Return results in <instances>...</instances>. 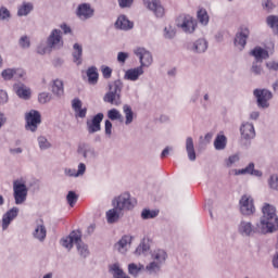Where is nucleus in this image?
<instances>
[{"label":"nucleus","instance_id":"7ed1b4c3","mask_svg":"<svg viewBox=\"0 0 278 278\" xmlns=\"http://www.w3.org/2000/svg\"><path fill=\"white\" fill-rule=\"evenodd\" d=\"M253 94L256 99L257 108H260L261 110H268V108H270L273 91L268 89H254Z\"/></svg>","mask_w":278,"mask_h":278},{"label":"nucleus","instance_id":"79ce46f5","mask_svg":"<svg viewBox=\"0 0 278 278\" xmlns=\"http://www.w3.org/2000/svg\"><path fill=\"white\" fill-rule=\"evenodd\" d=\"M109 92H113L115 94H119L123 92V81L117 79L111 84H109Z\"/></svg>","mask_w":278,"mask_h":278},{"label":"nucleus","instance_id":"4be33fe9","mask_svg":"<svg viewBox=\"0 0 278 278\" xmlns=\"http://www.w3.org/2000/svg\"><path fill=\"white\" fill-rule=\"evenodd\" d=\"M115 28L129 31V29H134V22L129 21L126 15H119L115 22Z\"/></svg>","mask_w":278,"mask_h":278},{"label":"nucleus","instance_id":"473e14b6","mask_svg":"<svg viewBox=\"0 0 278 278\" xmlns=\"http://www.w3.org/2000/svg\"><path fill=\"white\" fill-rule=\"evenodd\" d=\"M186 151L190 162H194L197 160V152L194 151V140L192 137L186 139Z\"/></svg>","mask_w":278,"mask_h":278},{"label":"nucleus","instance_id":"680f3d73","mask_svg":"<svg viewBox=\"0 0 278 278\" xmlns=\"http://www.w3.org/2000/svg\"><path fill=\"white\" fill-rule=\"evenodd\" d=\"M262 5L267 12L275 10V4L273 3V0H263Z\"/></svg>","mask_w":278,"mask_h":278},{"label":"nucleus","instance_id":"5fc2aeb1","mask_svg":"<svg viewBox=\"0 0 278 278\" xmlns=\"http://www.w3.org/2000/svg\"><path fill=\"white\" fill-rule=\"evenodd\" d=\"M18 45L22 49H29V47H31V41L29 40V37L24 35L20 38Z\"/></svg>","mask_w":278,"mask_h":278},{"label":"nucleus","instance_id":"37998d69","mask_svg":"<svg viewBox=\"0 0 278 278\" xmlns=\"http://www.w3.org/2000/svg\"><path fill=\"white\" fill-rule=\"evenodd\" d=\"M123 112L125 114V125H131L134 123V111L131 110V106L129 104H125L123 106Z\"/></svg>","mask_w":278,"mask_h":278},{"label":"nucleus","instance_id":"2f4dec72","mask_svg":"<svg viewBox=\"0 0 278 278\" xmlns=\"http://www.w3.org/2000/svg\"><path fill=\"white\" fill-rule=\"evenodd\" d=\"M104 103H111V105H121L123 101L121 100V94L109 91L103 97Z\"/></svg>","mask_w":278,"mask_h":278},{"label":"nucleus","instance_id":"39448f33","mask_svg":"<svg viewBox=\"0 0 278 278\" xmlns=\"http://www.w3.org/2000/svg\"><path fill=\"white\" fill-rule=\"evenodd\" d=\"M197 25V21L191 15H180L177 20V27L182 29L185 34H194Z\"/></svg>","mask_w":278,"mask_h":278},{"label":"nucleus","instance_id":"0eeeda50","mask_svg":"<svg viewBox=\"0 0 278 278\" xmlns=\"http://www.w3.org/2000/svg\"><path fill=\"white\" fill-rule=\"evenodd\" d=\"M25 129L26 131H37L38 130V125L42 123L40 112L36 110H31L30 112L26 113L25 115Z\"/></svg>","mask_w":278,"mask_h":278},{"label":"nucleus","instance_id":"c756f323","mask_svg":"<svg viewBox=\"0 0 278 278\" xmlns=\"http://www.w3.org/2000/svg\"><path fill=\"white\" fill-rule=\"evenodd\" d=\"M33 237L39 242H45L47 240V227L43 224H38L33 231Z\"/></svg>","mask_w":278,"mask_h":278},{"label":"nucleus","instance_id":"7c9ffc66","mask_svg":"<svg viewBox=\"0 0 278 278\" xmlns=\"http://www.w3.org/2000/svg\"><path fill=\"white\" fill-rule=\"evenodd\" d=\"M109 273L113 276V278H131L125 274L123 268H121V264L114 263L109 266Z\"/></svg>","mask_w":278,"mask_h":278},{"label":"nucleus","instance_id":"1a4fd4ad","mask_svg":"<svg viewBox=\"0 0 278 278\" xmlns=\"http://www.w3.org/2000/svg\"><path fill=\"white\" fill-rule=\"evenodd\" d=\"M77 153L84 160H96L99 156V153L90 143L83 142L78 144Z\"/></svg>","mask_w":278,"mask_h":278},{"label":"nucleus","instance_id":"72a5a7b5","mask_svg":"<svg viewBox=\"0 0 278 278\" xmlns=\"http://www.w3.org/2000/svg\"><path fill=\"white\" fill-rule=\"evenodd\" d=\"M52 93L58 99H62V97H64V81H62L61 79L53 80Z\"/></svg>","mask_w":278,"mask_h":278},{"label":"nucleus","instance_id":"2eb2a0df","mask_svg":"<svg viewBox=\"0 0 278 278\" xmlns=\"http://www.w3.org/2000/svg\"><path fill=\"white\" fill-rule=\"evenodd\" d=\"M207 40L205 38H200L193 42L188 43L187 49L192 53H205L207 51Z\"/></svg>","mask_w":278,"mask_h":278},{"label":"nucleus","instance_id":"b1692460","mask_svg":"<svg viewBox=\"0 0 278 278\" xmlns=\"http://www.w3.org/2000/svg\"><path fill=\"white\" fill-rule=\"evenodd\" d=\"M125 213L123 211H119L116 206H113V208L106 212V222L109 225H114V223H118V220H121V217Z\"/></svg>","mask_w":278,"mask_h":278},{"label":"nucleus","instance_id":"9d476101","mask_svg":"<svg viewBox=\"0 0 278 278\" xmlns=\"http://www.w3.org/2000/svg\"><path fill=\"white\" fill-rule=\"evenodd\" d=\"M239 205L243 216H253L255 214V204H253V198L251 195H242Z\"/></svg>","mask_w":278,"mask_h":278},{"label":"nucleus","instance_id":"bf43d9fd","mask_svg":"<svg viewBox=\"0 0 278 278\" xmlns=\"http://www.w3.org/2000/svg\"><path fill=\"white\" fill-rule=\"evenodd\" d=\"M10 16H12L10 14V10H8V8H5V7H1L0 8V21H8V18H10Z\"/></svg>","mask_w":278,"mask_h":278},{"label":"nucleus","instance_id":"393cba45","mask_svg":"<svg viewBox=\"0 0 278 278\" xmlns=\"http://www.w3.org/2000/svg\"><path fill=\"white\" fill-rule=\"evenodd\" d=\"M236 175H252L253 177H262L263 173L260 169H255V164L250 163L247 167L242 169H236Z\"/></svg>","mask_w":278,"mask_h":278},{"label":"nucleus","instance_id":"f8f14e48","mask_svg":"<svg viewBox=\"0 0 278 278\" xmlns=\"http://www.w3.org/2000/svg\"><path fill=\"white\" fill-rule=\"evenodd\" d=\"M142 1H143L144 8H147V10H150V12H153L156 18H163L164 14H166V11L160 0H142Z\"/></svg>","mask_w":278,"mask_h":278},{"label":"nucleus","instance_id":"a19ab883","mask_svg":"<svg viewBox=\"0 0 278 278\" xmlns=\"http://www.w3.org/2000/svg\"><path fill=\"white\" fill-rule=\"evenodd\" d=\"M198 21L200 25H203L204 27L208 25L210 23V15L207 14V10L200 9L197 13Z\"/></svg>","mask_w":278,"mask_h":278},{"label":"nucleus","instance_id":"052dcab7","mask_svg":"<svg viewBox=\"0 0 278 278\" xmlns=\"http://www.w3.org/2000/svg\"><path fill=\"white\" fill-rule=\"evenodd\" d=\"M236 162H240V156H238V154H233L231 156L228 157V160H226V166L231 167L233 166V164H236Z\"/></svg>","mask_w":278,"mask_h":278},{"label":"nucleus","instance_id":"dca6fc26","mask_svg":"<svg viewBox=\"0 0 278 278\" xmlns=\"http://www.w3.org/2000/svg\"><path fill=\"white\" fill-rule=\"evenodd\" d=\"M103 113H98L91 121H87L88 134H97L101 129V123L103 122Z\"/></svg>","mask_w":278,"mask_h":278},{"label":"nucleus","instance_id":"8fccbe9b","mask_svg":"<svg viewBox=\"0 0 278 278\" xmlns=\"http://www.w3.org/2000/svg\"><path fill=\"white\" fill-rule=\"evenodd\" d=\"M79 199V195H77V193H75V191H68L67 195H66V201L70 205V207H75V203H77Z\"/></svg>","mask_w":278,"mask_h":278},{"label":"nucleus","instance_id":"09e8293b","mask_svg":"<svg viewBox=\"0 0 278 278\" xmlns=\"http://www.w3.org/2000/svg\"><path fill=\"white\" fill-rule=\"evenodd\" d=\"M108 118H110V121H123V114H121V111L117 109H111L108 111Z\"/></svg>","mask_w":278,"mask_h":278},{"label":"nucleus","instance_id":"e2e57ef3","mask_svg":"<svg viewBox=\"0 0 278 278\" xmlns=\"http://www.w3.org/2000/svg\"><path fill=\"white\" fill-rule=\"evenodd\" d=\"M128 58H129V53H127V52H118L117 53V62H119V64H125V62H127Z\"/></svg>","mask_w":278,"mask_h":278},{"label":"nucleus","instance_id":"f704fd0d","mask_svg":"<svg viewBox=\"0 0 278 278\" xmlns=\"http://www.w3.org/2000/svg\"><path fill=\"white\" fill-rule=\"evenodd\" d=\"M73 49V62L79 66L81 64V55H84V48L79 43H74Z\"/></svg>","mask_w":278,"mask_h":278},{"label":"nucleus","instance_id":"5701e85b","mask_svg":"<svg viewBox=\"0 0 278 278\" xmlns=\"http://www.w3.org/2000/svg\"><path fill=\"white\" fill-rule=\"evenodd\" d=\"M81 105L83 103L79 98H75L74 100H72V109L75 112L76 118H86V114H88V109H81Z\"/></svg>","mask_w":278,"mask_h":278},{"label":"nucleus","instance_id":"4468645a","mask_svg":"<svg viewBox=\"0 0 278 278\" xmlns=\"http://www.w3.org/2000/svg\"><path fill=\"white\" fill-rule=\"evenodd\" d=\"M76 15L80 21H88V18L94 16V9H92L90 3H81L77 7Z\"/></svg>","mask_w":278,"mask_h":278},{"label":"nucleus","instance_id":"ea45409f","mask_svg":"<svg viewBox=\"0 0 278 278\" xmlns=\"http://www.w3.org/2000/svg\"><path fill=\"white\" fill-rule=\"evenodd\" d=\"M266 23H267L268 27L273 30V34L278 36V16L277 15L267 16Z\"/></svg>","mask_w":278,"mask_h":278},{"label":"nucleus","instance_id":"c03bdc74","mask_svg":"<svg viewBox=\"0 0 278 278\" xmlns=\"http://www.w3.org/2000/svg\"><path fill=\"white\" fill-rule=\"evenodd\" d=\"M150 249L151 245H149V241H147V239H143L135 250V255H144V253L149 252Z\"/></svg>","mask_w":278,"mask_h":278},{"label":"nucleus","instance_id":"a878e982","mask_svg":"<svg viewBox=\"0 0 278 278\" xmlns=\"http://www.w3.org/2000/svg\"><path fill=\"white\" fill-rule=\"evenodd\" d=\"M250 55L255 58L256 62H264V60H268V58H270V54H268V50H265L262 47H255L250 52Z\"/></svg>","mask_w":278,"mask_h":278},{"label":"nucleus","instance_id":"423d86ee","mask_svg":"<svg viewBox=\"0 0 278 278\" xmlns=\"http://www.w3.org/2000/svg\"><path fill=\"white\" fill-rule=\"evenodd\" d=\"M238 232L241 236L253 238V236L262 233V226H260V224L254 226L251 222L241 220L238 226Z\"/></svg>","mask_w":278,"mask_h":278},{"label":"nucleus","instance_id":"cd10ccee","mask_svg":"<svg viewBox=\"0 0 278 278\" xmlns=\"http://www.w3.org/2000/svg\"><path fill=\"white\" fill-rule=\"evenodd\" d=\"M132 237L131 236H123L121 240L115 244V249L118 253H127V248L131 244Z\"/></svg>","mask_w":278,"mask_h":278},{"label":"nucleus","instance_id":"412c9836","mask_svg":"<svg viewBox=\"0 0 278 278\" xmlns=\"http://www.w3.org/2000/svg\"><path fill=\"white\" fill-rule=\"evenodd\" d=\"M142 75H144V68L138 66L127 70L125 72L124 79H127L128 81H138Z\"/></svg>","mask_w":278,"mask_h":278},{"label":"nucleus","instance_id":"f03ea898","mask_svg":"<svg viewBox=\"0 0 278 278\" xmlns=\"http://www.w3.org/2000/svg\"><path fill=\"white\" fill-rule=\"evenodd\" d=\"M112 206L118 208L125 214L129 210H134V202H131V194L124 192L112 200Z\"/></svg>","mask_w":278,"mask_h":278},{"label":"nucleus","instance_id":"49530a36","mask_svg":"<svg viewBox=\"0 0 278 278\" xmlns=\"http://www.w3.org/2000/svg\"><path fill=\"white\" fill-rule=\"evenodd\" d=\"M143 269H144V265L142 264L136 265V263H130L128 265V273L129 275H132V277L140 275V270H143Z\"/></svg>","mask_w":278,"mask_h":278},{"label":"nucleus","instance_id":"f3484780","mask_svg":"<svg viewBox=\"0 0 278 278\" xmlns=\"http://www.w3.org/2000/svg\"><path fill=\"white\" fill-rule=\"evenodd\" d=\"M80 236H81V231H79V230L72 231L70 233V236H67L61 240L62 247H64V249H67L68 251H71V249H73V244H76L77 242H79Z\"/></svg>","mask_w":278,"mask_h":278},{"label":"nucleus","instance_id":"13d9d810","mask_svg":"<svg viewBox=\"0 0 278 278\" xmlns=\"http://www.w3.org/2000/svg\"><path fill=\"white\" fill-rule=\"evenodd\" d=\"M38 101H39V103H42V104L49 103V101H51V93H49V92L39 93Z\"/></svg>","mask_w":278,"mask_h":278},{"label":"nucleus","instance_id":"4d7b16f0","mask_svg":"<svg viewBox=\"0 0 278 278\" xmlns=\"http://www.w3.org/2000/svg\"><path fill=\"white\" fill-rule=\"evenodd\" d=\"M251 71L254 75H262L263 68L262 64H260V61H255L252 63Z\"/></svg>","mask_w":278,"mask_h":278},{"label":"nucleus","instance_id":"6e6552de","mask_svg":"<svg viewBox=\"0 0 278 278\" xmlns=\"http://www.w3.org/2000/svg\"><path fill=\"white\" fill-rule=\"evenodd\" d=\"M134 53L137 58H139V62H140L139 66L141 68H149V66L153 64V54H151V52L146 48H141V47L136 48L134 50Z\"/></svg>","mask_w":278,"mask_h":278},{"label":"nucleus","instance_id":"338daca9","mask_svg":"<svg viewBox=\"0 0 278 278\" xmlns=\"http://www.w3.org/2000/svg\"><path fill=\"white\" fill-rule=\"evenodd\" d=\"M86 174V165L84 163L78 164V169L76 170V177H84Z\"/></svg>","mask_w":278,"mask_h":278},{"label":"nucleus","instance_id":"ddd939ff","mask_svg":"<svg viewBox=\"0 0 278 278\" xmlns=\"http://www.w3.org/2000/svg\"><path fill=\"white\" fill-rule=\"evenodd\" d=\"M47 42L50 49H62L64 47V39H62V30L53 29L49 35Z\"/></svg>","mask_w":278,"mask_h":278},{"label":"nucleus","instance_id":"20e7f679","mask_svg":"<svg viewBox=\"0 0 278 278\" xmlns=\"http://www.w3.org/2000/svg\"><path fill=\"white\" fill-rule=\"evenodd\" d=\"M27 192L28 189L25 182L20 180H15L13 182V197L15 205H23V203L27 201Z\"/></svg>","mask_w":278,"mask_h":278},{"label":"nucleus","instance_id":"de8ad7c7","mask_svg":"<svg viewBox=\"0 0 278 278\" xmlns=\"http://www.w3.org/2000/svg\"><path fill=\"white\" fill-rule=\"evenodd\" d=\"M160 214V211H151L149 208H144L141 212V218L143 220H149L151 218H157V215Z\"/></svg>","mask_w":278,"mask_h":278},{"label":"nucleus","instance_id":"c9c22d12","mask_svg":"<svg viewBox=\"0 0 278 278\" xmlns=\"http://www.w3.org/2000/svg\"><path fill=\"white\" fill-rule=\"evenodd\" d=\"M214 148L216 151H225L227 149V137L225 135H217L214 140Z\"/></svg>","mask_w":278,"mask_h":278},{"label":"nucleus","instance_id":"c85d7f7f","mask_svg":"<svg viewBox=\"0 0 278 278\" xmlns=\"http://www.w3.org/2000/svg\"><path fill=\"white\" fill-rule=\"evenodd\" d=\"M167 258H168V254L163 249L154 250L151 253V260L161 265H164Z\"/></svg>","mask_w":278,"mask_h":278},{"label":"nucleus","instance_id":"603ef678","mask_svg":"<svg viewBox=\"0 0 278 278\" xmlns=\"http://www.w3.org/2000/svg\"><path fill=\"white\" fill-rule=\"evenodd\" d=\"M270 190L278 192V174H273L268 179Z\"/></svg>","mask_w":278,"mask_h":278},{"label":"nucleus","instance_id":"3c124183","mask_svg":"<svg viewBox=\"0 0 278 278\" xmlns=\"http://www.w3.org/2000/svg\"><path fill=\"white\" fill-rule=\"evenodd\" d=\"M38 144H39V149H41V151H47V149H51V142H49L48 139H46V137L41 136L38 137Z\"/></svg>","mask_w":278,"mask_h":278},{"label":"nucleus","instance_id":"aec40b11","mask_svg":"<svg viewBox=\"0 0 278 278\" xmlns=\"http://www.w3.org/2000/svg\"><path fill=\"white\" fill-rule=\"evenodd\" d=\"M1 75L5 81H10V79L13 77L14 79H21L22 77H25V72L23 70L7 68L2 71Z\"/></svg>","mask_w":278,"mask_h":278},{"label":"nucleus","instance_id":"6e6d98bb","mask_svg":"<svg viewBox=\"0 0 278 278\" xmlns=\"http://www.w3.org/2000/svg\"><path fill=\"white\" fill-rule=\"evenodd\" d=\"M134 1L136 0H117V3L122 10H125L131 8L134 5Z\"/></svg>","mask_w":278,"mask_h":278},{"label":"nucleus","instance_id":"a18cd8bd","mask_svg":"<svg viewBox=\"0 0 278 278\" xmlns=\"http://www.w3.org/2000/svg\"><path fill=\"white\" fill-rule=\"evenodd\" d=\"M162 264L157 263L155 261L150 262L147 266H146V270H148V273H150V275H153L155 273H160V270L162 269Z\"/></svg>","mask_w":278,"mask_h":278},{"label":"nucleus","instance_id":"a211bd4d","mask_svg":"<svg viewBox=\"0 0 278 278\" xmlns=\"http://www.w3.org/2000/svg\"><path fill=\"white\" fill-rule=\"evenodd\" d=\"M240 134L243 140H253L255 138V126L252 123L244 122L240 127Z\"/></svg>","mask_w":278,"mask_h":278},{"label":"nucleus","instance_id":"9b49d317","mask_svg":"<svg viewBox=\"0 0 278 278\" xmlns=\"http://www.w3.org/2000/svg\"><path fill=\"white\" fill-rule=\"evenodd\" d=\"M251 36V30L247 26L239 28L238 33L235 36V47H238L239 51H242L247 47V40Z\"/></svg>","mask_w":278,"mask_h":278},{"label":"nucleus","instance_id":"f257e3e1","mask_svg":"<svg viewBox=\"0 0 278 278\" xmlns=\"http://www.w3.org/2000/svg\"><path fill=\"white\" fill-rule=\"evenodd\" d=\"M262 217L258 223L262 228V233H273L278 229L277 207L269 203H264L262 206Z\"/></svg>","mask_w":278,"mask_h":278},{"label":"nucleus","instance_id":"58836bf2","mask_svg":"<svg viewBox=\"0 0 278 278\" xmlns=\"http://www.w3.org/2000/svg\"><path fill=\"white\" fill-rule=\"evenodd\" d=\"M87 77L89 84L94 86L99 81V72L96 66H91L87 70Z\"/></svg>","mask_w":278,"mask_h":278},{"label":"nucleus","instance_id":"864d4df0","mask_svg":"<svg viewBox=\"0 0 278 278\" xmlns=\"http://www.w3.org/2000/svg\"><path fill=\"white\" fill-rule=\"evenodd\" d=\"M175 28L173 26H168L164 28V38H167V40H173L176 36Z\"/></svg>","mask_w":278,"mask_h":278},{"label":"nucleus","instance_id":"e433bc0d","mask_svg":"<svg viewBox=\"0 0 278 278\" xmlns=\"http://www.w3.org/2000/svg\"><path fill=\"white\" fill-rule=\"evenodd\" d=\"M76 249L80 255V257H88L90 255V251L88 250V244L81 241V233L79 237V241H76Z\"/></svg>","mask_w":278,"mask_h":278},{"label":"nucleus","instance_id":"4c0bfd02","mask_svg":"<svg viewBox=\"0 0 278 278\" xmlns=\"http://www.w3.org/2000/svg\"><path fill=\"white\" fill-rule=\"evenodd\" d=\"M34 10V4L30 2H23L22 5L18 7L17 16H27Z\"/></svg>","mask_w":278,"mask_h":278},{"label":"nucleus","instance_id":"0e129e2a","mask_svg":"<svg viewBox=\"0 0 278 278\" xmlns=\"http://www.w3.org/2000/svg\"><path fill=\"white\" fill-rule=\"evenodd\" d=\"M102 75L104 79H110V77H112V67L103 65Z\"/></svg>","mask_w":278,"mask_h":278},{"label":"nucleus","instance_id":"69168bd1","mask_svg":"<svg viewBox=\"0 0 278 278\" xmlns=\"http://www.w3.org/2000/svg\"><path fill=\"white\" fill-rule=\"evenodd\" d=\"M9 97H8V91L1 89L0 90V105H5L8 103Z\"/></svg>","mask_w":278,"mask_h":278},{"label":"nucleus","instance_id":"bb28decb","mask_svg":"<svg viewBox=\"0 0 278 278\" xmlns=\"http://www.w3.org/2000/svg\"><path fill=\"white\" fill-rule=\"evenodd\" d=\"M13 89L17 97H20V99H24L25 101H27V99L31 97V91L23 84H15L13 86Z\"/></svg>","mask_w":278,"mask_h":278},{"label":"nucleus","instance_id":"6ab92c4d","mask_svg":"<svg viewBox=\"0 0 278 278\" xmlns=\"http://www.w3.org/2000/svg\"><path fill=\"white\" fill-rule=\"evenodd\" d=\"M18 216V207L14 206L11 210H9L7 213L2 216V231H5L8 227L12 224V220Z\"/></svg>","mask_w":278,"mask_h":278},{"label":"nucleus","instance_id":"774afa93","mask_svg":"<svg viewBox=\"0 0 278 278\" xmlns=\"http://www.w3.org/2000/svg\"><path fill=\"white\" fill-rule=\"evenodd\" d=\"M266 68H268V71H278V62H276V61H268L266 63Z\"/></svg>","mask_w":278,"mask_h":278}]
</instances>
